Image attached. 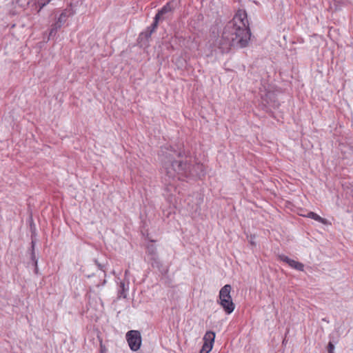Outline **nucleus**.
<instances>
[{
    "label": "nucleus",
    "instance_id": "nucleus-6",
    "mask_svg": "<svg viewBox=\"0 0 353 353\" xmlns=\"http://www.w3.org/2000/svg\"><path fill=\"white\" fill-rule=\"evenodd\" d=\"M281 261L288 263L292 268L299 271H303L304 265L303 263L290 259L287 256L281 255L279 256Z\"/></svg>",
    "mask_w": 353,
    "mask_h": 353
},
{
    "label": "nucleus",
    "instance_id": "nucleus-7",
    "mask_svg": "<svg viewBox=\"0 0 353 353\" xmlns=\"http://www.w3.org/2000/svg\"><path fill=\"white\" fill-rule=\"evenodd\" d=\"M204 174V166L202 164L196 163L193 166L191 165L190 176L201 177Z\"/></svg>",
    "mask_w": 353,
    "mask_h": 353
},
{
    "label": "nucleus",
    "instance_id": "nucleus-12",
    "mask_svg": "<svg viewBox=\"0 0 353 353\" xmlns=\"http://www.w3.org/2000/svg\"><path fill=\"white\" fill-rule=\"evenodd\" d=\"M51 0H28L27 4L33 2L39 6L38 12H39L46 5H47Z\"/></svg>",
    "mask_w": 353,
    "mask_h": 353
},
{
    "label": "nucleus",
    "instance_id": "nucleus-5",
    "mask_svg": "<svg viewBox=\"0 0 353 353\" xmlns=\"http://www.w3.org/2000/svg\"><path fill=\"white\" fill-rule=\"evenodd\" d=\"M215 334L212 331L207 332L203 336V345L200 350V353H209L214 341Z\"/></svg>",
    "mask_w": 353,
    "mask_h": 353
},
{
    "label": "nucleus",
    "instance_id": "nucleus-10",
    "mask_svg": "<svg viewBox=\"0 0 353 353\" xmlns=\"http://www.w3.org/2000/svg\"><path fill=\"white\" fill-rule=\"evenodd\" d=\"M305 216L312 219H314L316 221H319L323 224H325V225L327 224V221L325 219L321 217L319 214H317L313 212H308L307 215H305Z\"/></svg>",
    "mask_w": 353,
    "mask_h": 353
},
{
    "label": "nucleus",
    "instance_id": "nucleus-22",
    "mask_svg": "<svg viewBox=\"0 0 353 353\" xmlns=\"http://www.w3.org/2000/svg\"><path fill=\"white\" fill-rule=\"evenodd\" d=\"M246 44H245V41L244 40V43H243V46H245Z\"/></svg>",
    "mask_w": 353,
    "mask_h": 353
},
{
    "label": "nucleus",
    "instance_id": "nucleus-19",
    "mask_svg": "<svg viewBox=\"0 0 353 353\" xmlns=\"http://www.w3.org/2000/svg\"><path fill=\"white\" fill-rule=\"evenodd\" d=\"M245 34H248L249 36H250V30L248 28L244 27V37L245 36Z\"/></svg>",
    "mask_w": 353,
    "mask_h": 353
},
{
    "label": "nucleus",
    "instance_id": "nucleus-3",
    "mask_svg": "<svg viewBox=\"0 0 353 353\" xmlns=\"http://www.w3.org/2000/svg\"><path fill=\"white\" fill-rule=\"evenodd\" d=\"M231 290L232 288L230 285H225L220 290L219 300L217 301L218 303L220 304L227 314H231L235 308V305L232 302L230 295Z\"/></svg>",
    "mask_w": 353,
    "mask_h": 353
},
{
    "label": "nucleus",
    "instance_id": "nucleus-21",
    "mask_svg": "<svg viewBox=\"0 0 353 353\" xmlns=\"http://www.w3.org/2000/svg\"><path fill=\"white\" fill-rule=\"evenodd\" d=\"M32 259L33 261H34L35 265L37 266V261L35 259V256H34L33 253H32Z\"/></svg>",
    "mask_w": 353,
    "mask_h": 353
},
{
    "label": "nucleus",
    "instance_id": "nucleus-8",
    "mask_svg": "<svg viewBox=\"0 0 353 353\" xmlns=\"http://www.w3.org/2000/svg\"><path fill=\"white\" fill-rule=\"evenodd\" d=\"M174 6L171 3H168L161 10H159L157 14L155 15L159 19H163V16L166 14L171 13L174 10Z\"/></svg>",
    "mask_w": 353,
    "mask_h": 353
},
{
    "label": "nucleus",
    "instance_id": "nucleus-17",
    "mask_svg": "<svg viewBox=\"0 0 353 353\" xmlns=\"http://www.w3.org/2000/svg\"><path fill=\"white\" fill-rule=\"evenodd\" d=\"M156 248L153 245L148 247V252L154 256L156 255Z\"/></svg>",
    "mask_w": 353,
    "mask_h": 353
},
{
    "label": "nucleus",
    "instance_id": "nucleus-20",
    "mask_svg": "<svg viewBox=\"0 0 353 353\" xmlns=\"http://www.w3.org/2000/svg\"><path fill=\"white\" fill-rule=\"evenodd\" d=\"M95 263L98 265V267L101 269V270H103V266L102 265H101L100 263H98V261L97 260H95Z\"/></svg>",
    "mask_w": 353,
    "mask_h": 353
},
{
    "label": "nucleus",
    "instance_id": "nucleus-1",
    "mask_svg": "<svg viewBox=\"0 0 353 353\" xmlns=\"http://www.w3.org/2000/svg\"><path fill=\"white\" fill-rule=\"evenodd\" d=\"M181 153L172 148H162L160 156L163 168L170 179L183 180L190 176L191 165L188 160H175L176 157H181Z\"/></svg>",
    "mask_w": 353,
    "mask_h": 353
},
{
    "label": "nucleus",
    "instance_id": "nucleus-11",
    "mask_svg": "<svg viewBox=\"0 0 353 353\" xmlns=\"http://www.w3.org/2000/svg\"><path fill=\"white\" fill-rule=\"evenodd\" d=\"M305 216L312 219H314L316 221H319L323 224H325V225L327 224V221L325 219L321 217L319 214H317L313 212H308L307 215H305Z\"/></svg>",
    "mask_w": 353,
    "mask_h": 353
},
{
    "label": "nucleus",
    "instance_id": "nucleus-13",
    "mask_svg": "<svg viewBox=\"0 0 353 353\" xmlns=\"http://www.w3.org/2000/svg\"><path fill=\"white\" fill-rule=\"evenodd\" d=\"M119 288H120L119 290V297L125 298L127 296L126 291L128 290V285L126 286L124 282H121L120 285H119Z\"/></svg>",
    "mask_w": 353,
    "mask_h": 353
},
{
    "label": "nucleus",
    "instance_id": "nucleus-14",
    "mask_svg": "<svg viewBox=\"0 0 353 353\" xmlns=\"http://www.w3.org/2000/svg\"><path fill=\"white\" fill-rule=\"evenodd\" d=\"M62 25L56 22L52 26L49 33V39L54 37L56 34L57 31L61 28Z\"/></svg>",
    "mask_w": 353,
    "mask_h": 353
},
{
    "label": "nucleus",
    "instance_id": "nucleus-2",
    "mask_svg": "<svg viewBox=\"0 0 353 353\" xmlns=\"http://www.w3.org/2000/svg\"><path fill=\"white\" fill-rule=\"evenodd\" d=\"M243 17L241 10H238L232 21L226 26L223 37L228 40L225 45H232L235 40L239 44H243Z\"/></svg>",
    "mask_w": 353,
    "mask_h": 353
},
{
    "label": "nucleus",
    "instance_id": "nucleus-16",
    "mask_svg": "<svg viewBox=\"0 0 353 353\" xmlns=\"http://www.w3.org/2000/svg\"><path fill=\"white\" fill-rule=\"evenodd\" d=\"M159 20H160V19H159L158 17H157L155 16L154 22L152 23L151 26L148 28V30H152V32H153L156 30V28H157L158 23H159Z\"/></svg>",
    "mask_w": 353,
    "mask_h": 353
},
{
    "label": "nucleus",
    "instance_id": "nucleus-18",
    "mask_svg": "<svg viewBox=\"0 0 353 353\" xmlns=\"http://www.w3.org/2000/svg\"><path fill=\"white\" fill-rule=\"evenodd\" d=\"M334 345L332 342H330L327 345L328 353H334Z\"/></svg>",
    "mask_w": 353,
    "mask_h": 353
},
{
    "label": "nucleus",
    "instance_id": "nucleus-9",
    "mask_svg": "<svg viewBox=\"0 0 353 353\" xmlns=\"http://www.w3.org/2000/svg\"><path fill=\"white\" fill-rule=\"evenodd\" d=\"M73 14L74 12L71 9H66L63 10L62 13L60 14L57 22L63 26V24L66 21L67 19Z\"/></svg>",
    "mask_w": 353,
    "mask_h": 353
},
{
    "label": "nucleus",
    "instance_id": "nucleus-4",
    "mask_svg": "<svg viewBox=\"0 0 353 353\" xmlns=\"http://www.w3.org/2000/svg\"><path fill=\"white\" fill-rule=\"evenodd\" d=\"M126 340L132 351L139 350L141 345V335L138 330H130L126 333Z\"/></svg>",
    "mask_w": 353,
    "mask_h": 353
},
{
    "label": "nucleus",
    "instance_id": "nucleus-15",
    "mask_svg": "<svg viewBox=\"0 0 353 353\" xmlns=\"http://www.w3.org/2000/svg\"><path fill=\"white\" fill-rule=\"evenodd\" d=\"M152 34V30H146L145 32H143L140 34L139 38L141 39H145L146 40H148L151 37Z\"/></svg>",
    "mask_w": 353,
    "mask_h": 353
}]
</instances>
